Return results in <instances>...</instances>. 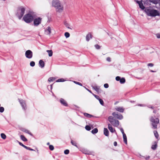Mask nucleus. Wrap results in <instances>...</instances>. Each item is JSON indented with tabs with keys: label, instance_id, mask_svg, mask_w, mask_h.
<instances>
[{
	"label": "nucleus",
	"instance_id": "55",
	"mask_svg": "<svg viewBox=\"0 0 160 160\" xmlns=\"http://www.w3.org/2000/svg\"><path fill=\"white\" fill-rule=\"evenodd\" d=\"M150 158V156H148V157H145V158L146 159V160H148V159H149Z\"/></svg>",
	"mask_w": 160,
	"mask_h": 160
},
{
	"label": "nucleus",
	"instance_id": "5",
	"mask_svg": "<svg viewBox=\"0 0 160 160\" xmlns=\"http://www.w3.org/2000/svg\"><path fill=\"white\" fill-rule=\"evenodd\" d=\"M150 121L152 122L153 128L156 129L157 128V125L159 123V120L158 118L154 119L152 117L150 119Z\"/></svg>",
	"mask_w": 160,
	"mask_h": 160
},
{
	"label": "nucleus",
	"instance_id": "33",
	"mask_svg": "<svg viewBox=\"0 0 160 160\" xmlns=\"http://www.w3.org/2000/svg\"><path fill=\"white\" fill-rule=\"evenodd\" d=\"M92 88L97 92H98L99 88L98 87L96 86H92Z\"/></svg>",
	"mask_w": 160,
	"mask_h": 160
},
{
	"label": "nucleus",
	"instance_id": "8",
	"mask_svg": "<svg viewBox=\"0 0 160 160\" xmlns=\"http://www.w3.org/2000/svg\"><path fill=\"white\" fill-rule=\"evenodd\" d=\"M33 53L30 50H28L25 52V55L26 57L28 59H30L32 57Z\"/></svg>",
	"mask_w": 160,
	"mask_h": 160
},
{
	"label": "nucleus",
	"instance_id": "34",
	"mask_svg": "<svg viewBox=\"0 0 160 160\" xmlns=\"http://www.w3.org/2000/svg\"><path fill=\"white\" fill-rule=\"evenodd\" d=\"M65 80L63 78H60L58 79L56 81V82H64Z\"/></svg>",
	"mask_w": 160,
	"mask_h": 160
},
{
	"label": "nucleus",
	"instance_id": "11",
	"mask_svg": "<svg viewBox=\"0 0 160 160\" xmlns=\"http://www.w3.org/2000/svg\"><path fill=\"white\" fill-rule=\"evenodd\" d=\"M116 111L119 112H123L124 110V109L123 107H117L115 108Z\"/></svg>",
	"mask_w": 160,
	"mask_h": 160
},
{
	"label": "nucleus",
	"instance_id": "43",
	"mask_svg": "<svg viewBox=\"0 0 160 160\" xmlns=\"http://www.w3.org/2000/svg\"><path fill=\"white\" fill-rule=\"evenodd\" d=\"M69 151L68 149H66L64 151V153L65 154H68L69 153Z\"/></svg>",
	"mask_w": 160,
	"mask_h": 160
},
{
	"label": "nucleus",
	"instance_id": "46",
	"mask_svg": "<svg viewBox=\"0 0 160 160\" xmlns=\"http://www.w3.org/2000/svg\"><path fill=\"white\" fill-rule=\"evenodd\" d=\"M121 79V78L120 77L117 76L116 78V80L117 81H120Z\"/></svg>",
	"mask_w": 160,
	"mask_h": 160
},
{
	"label": "nucleus",
	"instance_id": "9",
	"mask_svg": "<svg viewBox=\"0 0 160 160\" xmlns=\"http://www.w3.org/2000/svg\"><path fill=\"white\" fill-rule=\"evenodd\" d=\"M19 102L21 105L22 109L24 110H25L27 109V107L26 105V104L25 103V101L22 100H20L19 99Z\"/></svg>",
	"mask_w": 160,
	"mask_h": 160
},
{
	"label": "nucleus",
	"instance_id": "62",
	"mask_svg": "<svg viewBox=\"0 0 160 160\" xmlns=\"http://www.w3.org/2000/svg\"><path fill=\"white\" fill-rule=\"evenodd\" d=\"M31 149V148H30V147H28V150H30V149Z\"/></svg>",
	"mask_w": 160,
	"mask_h": 160
},
{
	"label": "nucleus",
	"instance_id": "16",
	"mask_svg": "<svg viewBox=\"0 0 160 160\" xmlns=\"http://www.w3.org/2000/svg\"><path fill=\"white\" fill-rule=\"evenodd\" d=\"M39 66L41 68H43L45 66L44 62L42 60H40L39 62Z\"/></svg>",
	"mask_w": 160,
	"mask_h": 160
},
{
	"label": "nucleus",
	"instance_id": "56",
	"mask_svg": "<svg viewBox=\"0 0 160 160\" xmlns=\"http://www.w3.org/2000/svg\"><path fill=\"white\" fill-rule=\"evenodd\" d=\"M95 98L96 99H97L98 100H99V99H100L99 98V97L98 95H97V96H96Z\"/></svg>",
	"mask_w": 160,
	"mask_h": 160
},
{
	"label": "nucleus",
	"instance_id": "63",
	"mask_svg": "<svg viewBox=\"0 0 160 160\" xmlns=\"http://www.w3.org/2000/svg\"><path fill=\"white\" fill-rule=\"evenodd\" d=\"M30 151H35V150L32 148H31V149H30Z\"/></svg>",
	"mask_w": 160,
	"mask_h": 160
},
{
	"label": "nucleus",
	"instance_id": "49",
	"mask_svg": "<svg viewBox=\"0 0 160 160\" xmlns=\"http://www.w3.org/2000/svg\"><path fill=\"white\" fill-rule=\"evenodd\" d=\"M106 60L108 61L109 62H110L111 61V58L109 57L107 58Z\"/></svg>",
	"mask_w": 160,
	"mask_h": 160
},
{
	"label": "nucleus",
	"instance_id": "27",
	"mask_svg": "<svg viewBox=\"0 0 160 160\" xmlns=\"http://www.w3.org/2000/svg\"><path fill=\"white\" fill-rule=\"evenodd\" d=\"M47 52H48L49 57H51L52 56L53 52L52 50H47Z\"/></svg>",
	"mask_w": 160,
	"mask_h": 160
},
{
	"label": "nucleus",
	"instance_id": "7",
	"mask_svg": "<svg viewBox=\"0 0 160 160\" xmlns=\"http://www.w3.org/2000/svg\"><path fill=\"white\" fill-rule=\"evenodd\" d=\"M112 115L115 118L121 120L123 118L122 115L120 113H118V112H113L112 113Z\"/></svg>",
	"mask_w": 160,
	"mask_h": 160
},
{
	"label": "nucleus",
	"instance_id": "22",
	"mask_svg": "<svg viewBox=\"0 0 160 160\" xmlns=\"http://www.w3.org/2000/svg\"><path fill=\"white\" fill-rule=\"evenodd\" d=\"M123 141L125 143L127 144V138L125 134H123Z\"/></svg>",
	"mask_w": 160,
	"mask_h": 160
},
{
	"label": "nucleus",
	"instance_id": "4",
	"mask_svg": "<svg viewBox=\"0 0 160 160\" xmlns=\"http://www.w3.org/2000/svg\"><path fill=\"white\" fill-rule=\"evenodd\" d=\"M25 8L22 6L19 7L16 14V16L19 19H21L25 13Z\"/></svg>",
	"mask_w": 160,
	"mask_h": 160
},
{
	"label": "nucleus",
	"instance_id": "58",
	"mask_svg": "<svg viewBox=\"0 0 160 160\" xmlns=\"http://www.w3.org/2000/svg\"><path fill=\"white\" fill-rule=\"evenodd\" d=\"M148 107L149 108H151L152 109H154V107H152V106H151V107L148 106Z\"/></svg>",
	"mask_w": 160,
	"mask_h": 160
},
{
	"label": "nucleus",
	"instance_id": "64",
	"mask_svg": "<svg viewBox=\"0 0 160 160\" xmlns=\"http://www.w3.org/2000/svg\"><path fill=\"white\" fill-rule=\"evenodd\" d=\"M92 94L95 97H96L97 96V95L94 94H93L92 93Z\"/></svg>",
	"mask_w": 160,
	"mask_h": 160
},
{
	"label": "nucleus",
	"instance_id": "35",
	"mask_svg": "<svg viewBox=\"0 0 160 160\" xmlns=\"http://www.w3.org/2000/svg\"><path fill=\"white\" fill-rule=\"evenodd\" d=\"M1 138L3 139H4L6 138V136L4 133H2L1 134Z\"/></svg>",
	"mask_w": 160,
	"mask_h": 160
},
{
	"label": "nucleus",
	"instance_id": "12",
	"mask_svg": "<svg viewBox=\"0 0 160 160\" xmlns=\"http://www.w3.org/2000/svg\"><path fill=\"white\" fill-rule=\"evenodd\" d=\"M137 3H138L139 5V8L142 10H144L145 7L144 6L142 2L141 1H137Z\"/></svg>",
	"mask_w": 160,
	"mask_h": 160
},
{
	"label": "nucleus",
	"instance_id": "51",
	"mask_svg": "<svg viewBox=\"0 0 160 160\" xmlns=\"http://www.w3.org/2000/svg\"><path fill=\"white\" fill-rule=\"evenodd\" d=\"M120 130L121 132L122 133V135H123V134H125L124 132V131H123V130L122 128H120Z\"/></svg>",
	"mask_w": 160,
	"mask_h": 160
},
{
	"label": "nucleus",
	"instance_id": "39",
	"mask_svg": "<svg viewBox=\"0 0 160 160\" xmlns=\"http://www.w3.org/2000/svg\"><path fill=\"white\" fill-rule=\"evenodd\" d=\"M94 46L95 48L97 49H99L101 48L100 46L98 44L95 45Z\"/></svg>",
	"mask_w": 160,
	"mask_h": 160
},
{
	"label": "nucleus",
	"instance_id": "47",
	"mask_svg": "<svg viewBox=\"0 0 160 160\" xmlns=\"http://www.w3.org/2000/svg\"><path fill=\"white\" fill-rule=\"evenodd\" d=\"M104 87L105 88H108L109 87V85L108 83H105L104 85Z\"/></svg>",
	"mask_w": 160,
	"mask_h": 160
},
{
	"label": "nucleus",
	"instance_id": "59",
	"mask_svg": "<svg viewBox=\"0 0 160 160\" xmlns=\"http://www.w3.org/2000/svg\"><path fill=\"white\" fill-rule=\"evenodd\" d=\"M23 147H24V148H26V149H28V147H27V146H26L25 145H24V146H23Z\"/></svg>",
	"mask_w": 160,
	"mask_h": 160
},
{
	"label": "nucleus",
	"instance_id": "10",
	"mask_svg": "<svg viewBox=\"0 0 160 160\" xmlns=\"http://www.w3.org/2000/svg\"><path fill=\"white\" fill-rule=\"evenodd\" d=\"M111 123L113 126L117 127L119 125V122L118 120L115 119Z\"/></svg>",
	"mask_w": 160,
	"mask_h": 160
},
{
	"label": "nucleus",
	"instance_id": "29",
	"mask_svg": "<svg viewBox=\"0 0 160 160\" xmlns=\"http://www.w3.org/2000/svg\"><path fill=\"white\" fill-rule=\"evenodd\" d=\"M71 144H72V145L75 146L77 148L78 147V146L77 145V143L76 142L72 140H71Z\"/></svg>",
	"mask_w": 160,
	"mask_h": 160
},
{
	"label": "nucleus",
	"instance_id": "17",
	"mask_svg": "<svg viewBox=\"0 0 160 160\" xmlns=\"http://www.w3.org/2000/svg\"><path fill=\"white\" fill-rule=\"evenodd\" d=\"M45 32L47 34H50L51 33V28L50 27H48L45 30Z\"/></svg>",
	"mask_w": 160,
	"mask_h": 160
},
{
	"label": "nucleus",
	"instance_id": "61",
	"mask_svg": "<svg viewBox=\"0 0 160 160\" xmlns=\"http://www.w3.org/2000/svg\"><path fill=\"white\" fill-rule=\"evenodd\" d=\"M87 90L89 92H90L91 93H92V92H91V91L90 90H89V89H87Z\"/></svg>",
	"mask_w": 160,
	"mask_h": 160
},
{
	"label": "nucleus",
	"instance_id": "28",
	"mask_svg": "<svg viewBox=\"0 0 160 160\" xmlns=\"http://www.w3.org/2000/svg\"><path fill=\"white\" fill-rule=\"evenodd\" d=\"M108 119L111 123L114 120L113 119V117L112 116L109 117L108 118Z\"/></svg>",
	"mask_w": 160,
	"mask_h": 160
},
{
	"label": "nucleus",
	"instance_id": "42",
	"mask_svg": "<svg viewBox=\"0 0 160 160\" xmlns=\"http://www.w3.org/2000/svg\"><path fill=\"white\" fill-rule=\"evenodd\" d=\"M73 82L77 84H78V85L80 86H82V84L81 83L79 82H76V81H73Z\"/></svg>",
	"mask_w": 160,
	"mask_h": 160
},
{
	"label": "nucleus",
	"instance_id": "13",
	"mask_svg": "<svg viewBox=\"0 0 160 160\" xmlns=\"http://www.w3.org/2000/svg\"><path fill=\"white\" fill-rule=\"evenodd\" d=\"M60 102L61 104L65 106H68V104L66 101L63 98H61L60 100Z\"/></svg>",
	"mask_w": 160,
	"mask_h": 160
},
{
	"label": "nucleus",
	"instance_id": "1",
	"mask_svg": "<svg viewBox=\"0 0 160 160\" xmlns=\"http://www.w3.org/2000/svg\"><path fill=\"white\" fill-rule=\"evenodd\" d=\"M35 14L34 12H30L26 14L23 18V20L27 23H30L32 22L33 19Z\"/></svg>",
	"mask_w": 160,
	"mask_h": 160
},
{
	"label": "nucleus",
	"instance_id": "19",
	"mask_svg": "<svg viewBox=\"0 0 160 160\" xmlns=\"http://www.w3.org/2000/svg\"><path fill=\"white\" fill-rule=\"evenodd\" d=\"M104 134L106 136H108L109 131L107 128H104Z\"/></svg>",
	"mask_w": 160,
	"mask_h": 160
},
{
	"label": "nucleus",
	"instance_id": "2",
	"mask_svg": "<svg viewBox=\"0 0 160 160\" xmlns=\"http://www.w3.org/2000/svg\"><path fill=\"white\" fill-rule=\"evenodd\" d=\"M52 6L57 8V11L61 12L63 9V6L61 5L58 0H53L52 1Z\"/></svg>",
	"mask_w": 160,
	"mask_h": 160
},
{
	"label": "nucleus",
	"instance_id": "24",
	"mask_svg": "<svg viewBox=\"0 0 160 160\" xmlns=\"http://www.w3.org/2000/svg\"><path fill=\"white\" fill-rule=\"evenodd\" d=\"M21 139L24 142H26L28 141L27 139L23 135L20 136Z\"/></svg>",
	"mask_w": 160,
	"mask_h": 160
},
{
	"label": "nucleus",
	"instance_id": "37",
	"mask_svg": "<svg viewBox=\"0 0 160 160\" xmlns=\"http://www.w3.org/2000/svg\"><path fill=\"white\" fill-rule=\"evenodd\" d=\"M64 35L65 37L67 38L69 37L70 34L68 32H66L64 34Z\"/></svg>",
	"mask_w": 160,
	"mask_h": 160
},
{
	"label": "nucleus",
	"instance_id": "25",
	"mask_svg": "<svg viewBox=\"0 0 160 160\" xmlns=\"http://www.w3.org/2000/svg\"><path fill=\"white\" fill-rule=\"evenodd\" d=\"M155 143H156L152 145L151 147L152 149L153 150H155L157 147V143L156 142H155Z\"/></svg>",
	"mask_w": 160,
	"mask_h": 160
},
{
	"label": "nucleus",
	"instance_id": "60",
	"mask_svg": "<svg viewBox=\"0 0 160 160\" xmlns=\"http://www.w3.org/2000/svg\"><path fill=\"white\" fill-rule=\"evenodd\" d=\"M23 147H24V148H26V149H28V147H27V146H26L25 145H24V146H23Z\"/></svg>",
	"mask_w": 160,
	"mask_h": 160
},
{
	"label": "nucleus",
	"instance_id": "18",
	"mask_svg": "<svg viewBox=\"0 0 160 160\" xmlns=\"http://www.w3.org/2000/svg\"><path fill=\"white\" fill-rule=\"evenodd\" d=\"M92 35L90 33H88L86 36V40L88 42L89 41L90 39L92 38Z\"/></svg>",
	"mask_w": 160,
	"mask_h": 160
},
{
	"label": "nucleus",
	"instance_id": "54",
	"mask_svg": "<svg viewBox=\"0 0 160 160\" xmlns=\"http://www.w3.org/2000/svg\"><path fill=\"white\" fill-rule=\"evenodd\" d=\"M117 142L116 141H115L114 142L113 144H114V146H117Z\"/></svg>",
	"mask_w": 160,
	"mask_h": 160
},
{
	"label": "nucleus",
	"instance_id": "32",
	"mask_svg": "<svg viewBox=\"0 0 160 160\" xmlns=\"http://www.w3.org/2000/svg\"><path fill=\"white\" fill-rule=\"evenodd\" d=\"M55 78L50 77L48 79V81L49 82H52L55 80Z\"/></svg>",
	"mask_w": 160,
	"mask_h": 160
},
{
	"label": "nucleus",
	"instance_id": "3",
	"mask_svg": "<svg viewBox=\"0 0 160 160\" xmlns=\"http://www.w3.org/2000/svg\"><path fill=\"white\" fill-rule=\"evenodd\" d=\"M145 11L147 15L151 17H155L159 15V13L157 10L150 8H146Z\"/></svg>",
	"mask_w": 160,
	"mask_h": 160
},
{
	"label": "nucleus",
	"instance_id": "26",
	"mask_svg": "<svg viewBox=\"0 0 160 160\" xmlns=\"http://www.w3.org/2000/svg\"><path fill=\"white\" fill-rule=\"evenodd\" d=\"M98 129L97 128H95L93 129L91 131L92 133L93 134H95L98 132Z\"/></svg>",
	"mask_w": 160,
	"mask_h": 160
},
{
	"label": "nucleus",
	"instance_id": "52",
	"mask_svg": "<svg viewBox=\"0 0 160 160\" xmlns=\"http://www.w3.org/2000/svg\"><path fill=\"white\" fill-rule=\"evenodd\" d=\"M18 143L21 146H22L23 147V146H24V145H23L22 143H21V142H20L19 141H18Z\"/></svg>",
	"mask_w": 160,
	"mask_h": 160
},
{
	"label": "nucleus",
	"instance_id": "44",
	"mask_svg": "<svg viewBox=\"0 0 160 160\" xmlns=\"http://www.w3.org/2000/svg\"><path fill=\"white\" fill-rule=\"evenodd\" d=\"M4 110V108L3 107H0V112H3Z\"/></svg>",
	"mask_w": 160,
	"mask_h": 160
},
{
	"label": "nucleus",
	"instance_id": "36",
	"mask_svg": "<svg viewBox=\"0 0 160 160\" xmlns=\"http://www.w3.org/2000/svg\"><path fill=\"white\" fill-rule=\"evenodd\" d=\"M64 25H65V26L67 28H69V29H72L71 28H70L69 27L70 25H69V24L68 23H67V22H65L64 23Z\"/></svg>",
	"mask_w": 160,
	"mask_h": 160
},
{
	"label": "nucleus",
	"instance_id": "30",
	"mask_svg": "<svg viewBox=\"0 0 160 160\" xmlns=\"http://www.w3.org/2000/svg\"><path fill=\"white\" fill-rule=\"evenodd\" d=\"M125 79L124 78H121L120 82L122 84L125 83Z\"/></svg>",
	"mask_w": 160,
	"mask_h": 160
},
{
	"label": "nucleus",
	"instance_id": "40",
	"mask_svg": "<svg viewBox=\"0 0 160 160\" xmlns=\"http://www.w3.org/2000/svg\"><path fill=\"white\" fill-rule=\"evenodd\" d=\"M35 65V63L34 61H31L30 62V65L31 67H34Z\"/></svg>",
	"mask_w": 160,
	"mask_h": 160
},
{
	"label": "nucleus",
	"instance_id": "48",
	"mask_svg": "<svg viewBox=\"0 0 160 160\" xmlns=\"http://www.w3.org/2000/svg\"><path fill=\"white\" fill-rule=\"evenodd\" d=\"M148 66H150V67H152L153 66V64L152 63H149L148 64Z\"/></svg>",
	"mask_w": 160,
	"mask_h": 160
},
{
	"label": "nucleus",
	"instance_id": "50",
	"mask_svg": "<svg viewBox=\"0 0 160 160\" xmlns=\"http://www.w3.org/2000/svg\"><path fill=\"white\" fill-rule=\"evenodd\" d=\"M138 105V106H141V107H145L146 106V105H144V104H139Z\"/></svg>",
	"mask_w": 160,
	"mask_h": 160
},
{
	"label": "nucleus",
	"instance_id": "53",
	"mask_svg": "<svg viewBox=\"0 0 160 160\" xmlns=\"http://www.w3.org/2000/svg\"><path fill=\"white\" fill-rule=\"evenodd\" d=\"M157 37L158 38H160V34H157L156 35Z\"/></svg>",
	"mask_w": 160,
	"mask_h": 160
},
{
	"label": "nucleus",
	"instance_id": "31",
	"mask_svg": "<svg viewBox=\"0 0 160 160\" xmlns=\"http://www.w3.org/2000/svg\"><path fill=\"white\" fill-rule=\"evenodd\" d=\"M153 132L155 137L157 139L159 137V135L157 132L156 131H154Z\"/></svg>",
	"mask_w": 160,
	"mask_h": 160
},
{
	"label": "nucleus",
	"instance_id": "23",
	"mask_svg": "<svg viewBox=\"0 0 160 160\" xmlns=\"http://www.w3.org/2000/svg\"><path fill=\"white\" fill-rule=\"evenodd\" d=\"M150 1L153 3L157 4L160 1V0H150Z\"/></svg>",
	"mask_w": 160,
	"mask_h": 160
},
{
	"label": "nucleus",
	"instance_id": "15",
	"mask_svg": "<svg viewBox=\"0 0 160 160\" xmlns=\"http://www.w3.org/2000/svg\"><path fill=\"white\" fill-rule=\"evenodd\" d=\"M108 128L109 131L112 132H114L116 131L115 129L113 128L112 125L110 124H108Z\"/></svg>",
	"mask_w": 160,
	"mask_h": 160
},
{
	"label": "nucleus",
	"instance_id": "38",
	"mask_svg": "<svg viewBox=\"0 0 160 160\" xmlns=\"http://www.w3.org/2000/svg\"><path fill=\"white\" fill-rule=\"evenodd\" d=\"M85 128L86 130L88 131H90L91 129V127L88 125H86Z\"/></svg>",
	"mask_w": 160,
	"mask_h": 160
},
{
	"label": "nucleus",
	"instance_id": "21",
	"mask_svg": "<svg viewBox=\"0 0 160 160\" xmlns=\"http://www.w3.org/2000/svg\"><path fill=\"white\" fill-rule=\"evenodd\" d=\"M82 153L86 154L89 155L91 154V152H90L85 149H82Z\"/></svg>",
	"mask_w": 160,
	"mask_h": 160
},
{
	"label": "nucleus",
	"instance_id": "20",
	"mask_svg": "<svg viewBox=\"0 0 160 160\" xmlns=\"http://www.w3.org/2000/svg\"><path fill=\"white\" fill-rule=\"evenodd\" d=\"M84 115L87 118H90L92 117H94V116L92 115L89 114L87 113H83Z\"/></svg>",
	"mask_w": 160,
	"mask_h": 160
},
{
	"label": "nucleus",
	"instance_id": "14",
	"mask_svg": "<svg viewBox=\"0 0 160 160\" xmlns=\"http://www.w3.org/2000/svg\"><path fill=\"white\" fill-rule=\"evenodd\" d=\"M23 132L26 133H28L31 136H32V133L28 129H26L24 128H21L20 129Z\"/></svg>",
	"mask_w": 160,
	"mask_h": 160
},
{
	"label": "nucleus",
	"instance_id": "41",
	"mask_svg": "<svg viewBox=\"0 0 160 160\" xmlns=\"http://www.w3.org/2000/svg\"><path fill=\"white\" fill-rule=\"evenodd\" d=\"M98 100L100 104H101L102 105H103L104 104V102L100 98V99H99Z\"/></svg>",
	"mask_w": 160,
	"mask_h": 160
},
{
	"label": "nucleus",
	"instance_id": "57",
	"mask_svg": "<svg viewBox=\"0 0 160 160\" xmlns=\"http://www.w3.org/2000/svg\"><path fill=\"white\" fill-rule=\"evenodd\" d=\"M140 158L142 159H143V158H145V157L142 156L140 155Z\"/></svg>",
	"mask_w": 160,
	"mask_h": 160
},
{
	"label": "nucleus",
	"instance_id": "6",
	"mask_svg": "<svg viewBox=\"0 0 160 160\" xmlns=\"http://www.w3.org/2000/svg\"><path fill=\"white\" fill-rule=\"evenodd\" d=\"M42 18L40 17H38L33 19V24L35 26H37L41 23Z\"/></svg>",
	"mask_w": 160,
	"mask_h": 160
},
{
	"label": "nucleus",
	"instance_id": "45",
	"mask_svg": "<svg viewBox=\"0 0 160 160\" xmlns=\"http://www.w3.org/2000/svg\"><path fill=\"white\" fill-rule=\"evenodd\" d=\"M54 147L53 146V145H50L49 146V149L51 150H53V149H54Z\"/></svg>",
	"mask_w": 160,
	"mask_h": 160
}]
</instances>
